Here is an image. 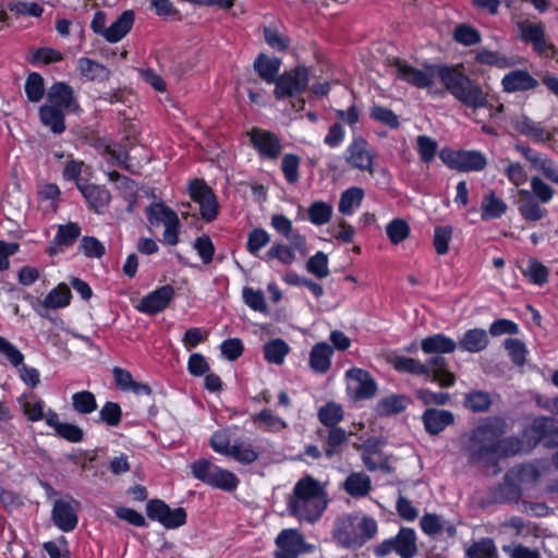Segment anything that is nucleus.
Listing matches in <instances>:
<instances>
[{"mask_svg": "<svg viewBox=\"0 0 558 558\" xmlns=\"http://www.w3.org/2000/svg\"><path fill=\"white\" fill-rule=\"evenodd\" d=\"M393 368L397 372L408 373L411 375H421L427 374V365H423L418 360L398 355L395 356L391 361Z\"/></svg>", "mask_w": 558, "mask_h": 558, "instance_id": "obj_50", "label": "nucleus"}, {"mask_svg": "<svg viewBox=\"0 0 558 558\" xmlns=\"http://www.w3.org/2000/svg\"><path fill=\"white\" fill-rule=\"evenodd\" d=\"M317 417L326 428L337 427L343 420L344 413L340 404L329 401L318 409Z\"/></svg>", "mask_w": 558, "mask_h": 558, "instance_id": "obj_44", "label": "nucleus"}, {"mask_svg": "<svg viewBox=\"0 0 558 558\" xmlns=\"http://www.w3.org/2000/svg\"><path fill=\"white\" fill-rule=\"evenodd\" d=\"M508 423L501 416L482 418L470 432L462 435V452L470 464L498 461L520 454L524 441L519 436L505 437Z\"/></svg>", "mask_w": 558, "mask_h": 558, "instance_id": "obj_2", "label": "nucleus"}, {"mask_svg": "<svg viewBox=\"0 0 558 558\" xmlns=\"http://www.w3.org/2000/svg\"><path fill=\"white\" fill-rule=\"evenodd\" d=\"M439 157L448 168L459 172L482 171L487 165L485 155L478 150L444 148Z\"/></svg>", "mask_w": 558, "mask_h": 558, "instance_id": "obj_8", "label": "nucleus"}, {"mask_svg": "<svg viewBox=\"0 0 558 558\" xmlns=\"http://www.w3.org/2000/svg\"><path fill=\"white\" fill-rule=\"evenodd\" d=\"M398 77L416 88H428L437 76L445 89L473 112L489 107L488 94L457 65H429L424 70L398 61Z\"/></svg>", "mask_w": 558, "mask_h": 558, "instance_id": "obj_1", "label": "nucleus"}, {"mask_svg": "<svg viewBox=\"0 0 558 558\" xmlns=\"http://www.w3.org/2000/svg\"><path fill=\"white\" fill-rule=\"evenodd\" d=\"M259 451L253 444L238 438L232 442V450L229 458H232L242 465H250L259 459Z\"/></svg>", "mask_w": 558, "mask_h": 558, "instance_id": "obj_36", "label": "nucleus"}, {"mask_svg": "<svg viewBox=\"0 0 558 558\" xmlns=\"http://www.w3.org/2000/svg\"><path fill=\"white\" fill-rule=\"evenodd\" d=\"M269 242L270 234L265 229L254 228L247 234L246 250L250 254L257 256Z\"/></svg>", "mask_w": 558, "mask_h": 558, "instance_id": "obj_55", "label": "nucleus"}, {"mask_svg": "<svg viewBox=\"0 0 558 558\" xmlns=\"http://www.w3.org/2000/svg\"><path fill=\"white\" fill-rule=\"evenodd\" d=\"M238 485L239 478L236 475L229 470L222 469L221 466L209 484V486L219 488L225 492H232L238 487Z\"/></svg>", "mask_w": 558, "mask_h": 558, "instance_id": "obj_61", "label": "nucleus"}, {"mask_svg": "<svg viewBox=\"0 0 558 558\" xmlns=\"http://www.w3.org/2000/svg\"><path fill=\"white\" fill-rule=\"evenodd\" d=\"M453 38L457 43L470 47L480 44L482 40L481 33L466 24H460L456 26L453 31Z\"/></svg>", "mask_w": 558, "mask_h": 558, "instance_id": "obj_58", "label": "nucleus"}, {"mask_svg": "<svg viewBox=\"0 0 558 558\" xmlns=\"http://www.w3.org/2000/svg\"><path fill=\"white\" fill-rule=\"evenodd\" d=\"M110 180L114 181L117 183V187L123 193L124 198L129 202L128 210L131 211L137 197V186L135 181L117 171L110 173Z\"/></svg>", "mask_w": 558, "mask_h": 558, "instance_id": "obj_47", "label": "nucleus"}, {"mask_svg": "<svg viewBox=\"0 0 558 558\" xmlns=\"http://www.w3.org/2000/svg\"><path fill=\"white\" fill-rule=\"evenodd\" d=\"M343 489L353 498H364L372 489L371 477L364 472H353L347 476Z\"/></svg>", "mask_w": 558, "mask_h": 558, "instance_id": "obj_33", "label": "nucleus"}, {"mask_svg": "<svg viewBox=\"0 0 558 558\" xmlns=\"http://www.w3.org/2000/svg\"><path fill=\"white\" fill-rule=\"evenodd\" d=\"M20 404L22 407L24 415L31 422H38L44 420L45 413V401L41 399H35V397L27 398L22 396L20 398Z\"/></svg>", "mask_w": 558, "mask_h": 558, "instance_id": "obj_51", "label": "nucleus"}, {"mask_svg": "<svg viewBox=\"0 0 558 558\" xmlns=\"http://www.w3.org/2000/svg\"><path fill=\"white\" fill-rule=\"evenodd\" d=\"M147 517L159 522L166 529H178L186 523V511L184 508L171 509L161 499H150L146 504Z\"/></svg>", "mask_w": 558, "mask_h": 558, "instance_id": "obj_9", "label": "nucleus"}, {"mask_svg": "<svg viewBox=\"0 0 558 558\" xmlns=\"http://www.w3.org/2000/svg\"><path fill=\"white\" fill-rule=\"evenodd\" d=\"M25 94L32 102H38L45 94L44 78L40 74L31 73L25 82Z\"/></svg>", "mask_w": 558, "mask_h": 558, "instance_id": "obj_63", "label": "nucleus"}, {"mask_svg": "<svg viewBox=\"0 0 558 558\" xmlns=\"http://www.w3.org/2000/svg\"><path fill=\"white\" fill-rule=\"evenodd\" d=\"M219 468V465L207 459H198L191 465L192 474L194 477L207 485L210 484Z\"/></svg>", "mask_w": 558, "mask_h": 558, "instance_id": "obj_54", "label": "nucleus"}, {"mask_svg": "<svg viewBox=\"0 0 558 558\" xmlns=\"http://www.w3.org/2000/svg\"><path fill=\"white\" fill-rule=\"evenodd\" d=\"M174 295L175 291L171 284L161 286L143 296L137 310L147 315H156L169 306Z\"/></svg>", "mask_w": 558, "mask_h": 558, "instance_id": "obj_13", "label": "nucleus"}, {"mask_svg": "<svg viewBox=\"0 0 558 558\" xmlns=\"http://www.w3.org/2000/svg\"><path fill=\"white\" fill-rule=\"evenodd\" d=\"M492 404V399L488 392L474 390L469 392L464 398L465 408L473 412H486Z\"/></svg>", "mask_w": 558, "mask_h": 558, "instance_id": "obj_56", "label": "nucleus"}, {"mask_svg": "<svg viewBox=\"0 0 558 558\" xmlns=\"http://www.w3.org/2000/svg\"><path fill=\"white\" fill-rule=\"evenodd\" d=\"M289 352L290 348L282 339H274L264 344L265 360L275 365H281Z\"/></svg>", "mask_w": 558, "mask_h": 558, "instance_id": "obj_45", "label": "nucleus"}, {"mask_svg": "<svg viewBox=\"0 0 558 558\" xmlns=\"http://www.w3.org/2000/svg\"><path fill=\"white\" fill-rule=\"evenodd\" d=\"M507 204L494 191H489L482 198L481 218L484 221L500 218L507 211Z\"/></svg>", "mask_w": 558, "mask_h": 558, "instance_id": "obj_35", "label": "nucleus"}, {"mask_svg": "<svg viewBox=\"0 0 558 558\" xmlns=\"http://www.w3.org/2000/svg\"><path fill=\"white\" fill-rule=\"evenodd\" d=\"M417 551L416 532L407 526H401L395 536L381 541L373 548L376 558H385L392 553L400 558H413Z\"/></svg>", "mask_w": 558, "mask_h": 558, "instance_id": "obj_5", "label": "nucleus"}, {"mask_svg": "<svg viewBox=\"0 0 558 558\" xmlns=\"http://www.w3.org/2000/svg\"><path fill=\"white\" fill-rule=\"evenodd\" d=\"M363 198L364 191L362 187H349L340 195L338 210L343 215L351 216L361 206Z\"/></svg>", "mask_w": 558, "mask_h": 558, "instance_id": "obj_41", "label": "nucleus"}, {"mask_svg": "<svg viewBox=\"0 0 558 558\" xmlns=\"http://www.w3.org/2000/svg\"><path fill=\"white\" fill-rule=\"evenodd\" d=\"M377 532L378 524L373 517L342 513L333 521L331 537L338 547L359 549L372 541Z\"/></svg>", "mask_w": 558, "mask_h": 558, "instance_id": "obj_4", "label": "nucleus"}, {"mask_svg": "<svg viewBox=\"0 0 558 558\" xmlns=\"http://www.w3.org/2000/svg\"><path fill=\"white\" fill-rule=\"evenodd\" d=\"M72 502L63 499L53 502L51 518L53 524L62 532H71L77 525L78 517Z\"/></svg>", "mask_w": 558, "mask_h": 558, "instance_id": "obj_24", "label": "nucleus"}, {"mask_svg": "<svg viewBox=\"0 0 558 558\" xmlns=\"http://www.w3.org/2000/svg\"><path fill=\"white\" fill-rule=\"evenodd\" d=\"M519 37L525 44H531L533 49L543 54L555 46L546 40L545 26L542 23H532L529 20L521 21L517 24Z\"/></svg>", "mask_w": 558, "mask_h": 558, "instance_id": "obj_14", "label": "nucleus"}, {"mask_svg": "<svg viewBox=\"0 0 558 558\" xmlns=\"http://www.w3.org/2000/svg\"><path fill=\"white\" fill-rule=\"evenodd\" d=\"M296 247L293 244H284L281 242L274 243L270 248L265 253L263 260L270 264L272 260H278L284 266L293 264L296 259Z\"/></svg>", "mask_w": 558, "mask_h": 558, "instance_id": "obj_37", "label": "nucleus"}, {"mask_svg": "<svg viewBox=\"0 0 558 558\" xmlns=\"http://www.w3.org/2000/svg\"><path fill=\"white\" fill-rule=\"evenodd\" d=\"M270 226L282 236H284L301 255L307 254L306 238L298 230L293 229L292 221L282 214H275L270 218Z\"/></svg>", "mask_w": 558, "mask_h": 558, "instance_id": "obj_21", "label": "nucleus"}, {"mask_svg": "<svg viewBox=\"0 0 558 558\" xmlns=\"http://www.w3.org/2000/svg\"><path fill=\"white\" fill-rule=\"evenodd\" d=\"M318 438L324 442V454L331 459L335 456H341L343 446L349 441L348 433L337 426L329 428H319L317 430Z\"/></svg>", "mask_w": 558, "mask_h": 558, "instance_id": "obj_22", "label": "nucleus"}, {"mask_svg": "<svg viewBox=\"0 0 558 558\" xmlns=\"http://www.w3.org/2000/svg\"><path fill=\"white\" fill-rule=\"evenodd\" d=\"M65 114L66 112L54 108L48 104L43 105L39 108V117L41 123L49 128L50 131L54 134H61L65 130Z\"/></svg>", "mask_w": 558, "mask_h": 558, "instance_id": "obj_34", "label": "nucleus"}, {"mask_svg": "<svg viewBox=\"0 0 558 558\" xmlns=\"http://www.w3.org/2000/svg\"><path fill=\"white\" fill-rule=\"evenodd\" d=\"M135 15L132 10L123 11L111 24L106 32V40L116 44L123 39L132 29Z\"/></svg>", "mask_w": 558, "mask_h": 558, "instance_id": "obj_31", "label": "nucleus"}, {"mask_svg": "<svg viewBox=\"0 0 558 558\" xmlns=\"http://www.w3.org/2000/svg\"><path fill=\"white\" fill-rule=\"evenodd\" d=\"M519 194L524 197L523 202L519 205L520 215L527 221H538L546 215V209L542 208L539 204L533 198L531 192L527 190H519Z\"/></svg>", "mask_w": 558, "mask_h": 558, "instance_id": "obj_42", "label": "nucleus"}, {"mask_svg": "<svg viewBox=\"0 0 558 558\" xmlns=\"http://www.w3.org/2000/svg\"><path fill=\"white\" fill-rule=\"evenodd\" d=\"M332 206L323 201H316L307 209V216L314 226H323L330 221L332 217Z\"/></svg>", "mask_w": 558, "mask_h": 558, "instance_id": "obj_49", "label": "nucleus"}, {"mask_svg": "<svg viewBox=\"0 0 558 558\" xmlns=\"http://www.w3.org/2000/svg\"><path fill=\"white\" fill-rule=\"evenodd\" d=\"M71 400L73 410L78 414L86 415L97 410L96 397L88 390L73 393Z\"/></svg>", "mask_w": 558, "mask_h": 558, "instance_id": "obj_48", "label": "nucleus"}, {"mask_svg": "<svg viewBox=\"0 0 558 558\" xmlns=\"http://www.w3.org/2000/svg\"><path fill=\"white\" fill-rule=\"evenodd\" d=\"M427 365L426 380L437 383L441 387H451L456 383V376L448 369L447 360L441 354H435L423 363Z\"/></svg>", "mask_w": 558, "mask_h": 558, "instance_id": "obj_23", "label": "nucleus"}, {"mask_svg": "<svg viewBox=\"0 0 558 558\" xmlns=\"http://www.w3.org/2000/svg\"><path fill=\"white\" fill-rule=\"evenodd\" d=\"M474 59L478 64L496 66L498 69H506L512 65L510 58L487 49L478 50Z\"/></svg>", "mask_w": 558, "mask_h": 558, "instance_id": "obj_52", "label": "nucleus"}, {"mask_svg": "<svg viewBox=\"0 0 558 558\" xmlns=\"http://www.w3.org/2000/svg\"><path fill=\"white\" fill-rule=\"evenodd\" d=\"M146 217L154 227L163 225L162 242L166 245L174 246L179 243L181 222L172 208L162 202L151 203L146 207Z\"/></svg>", "mask_w": 558, "mask_h": 558, "instance_id": "obj_6", "label": "nucleus"}, {"mask_svg": "<svg viewBox=\"0 0 558 558\" xmlns=\"http://www.w3.org/2000/svg\"><path fill=\"white\" fill-rule=\"evenodd\" d=\"M386 233L392 244H399L409 236L410 227L405 220L396 218L386 226Z\"/></svg>", "mask_w": 558, "mask_h": 558, "instance_id": "obj_62", "label": "nucleus"}, {"mask_svg": "<svg viewBox=\"0 0 558 558\" xmlns=\"http://www.w3.org/2000/svg\"><path fill=\"white\" fill-rule=\"evenodd\" d=\"M347 163L360 171L374 174L375 151L369 148L367 141L362 136H355L345 148Z\"/></svg>", "mask_w": 558, "mask_h": 558, "instance_id": "obj_10", "label": "nucleus"}, {"mask_svg": "<svg viewBox=\"0 0 558 558\" xmlns=\"http://www.w3.org/2000/svg\"><path fill=\"white\" fill-rule=\"evenodd\" d=\"M252 422L267 433H279L287 427V422L272 413L270 409H263L252 416Z\"/></svg>", "mask_w": 558, "mask_h": 558, "instance_id": "obj_38", "label": "nucleus"}, {"mask_svg": "<svg viewBox=\"0 0 558 558\" xmlns=\"http://www.w3.org/2000/svg\"><path fill=\"white\" fill-rule=\"evenodd\" d=\"M457 349V342L445 333H434L421 341V350L425 354H449Z\"/></svg>", "mask_w": 558, "mask_h": 558, "instance_id": "obj_30", "label": "nucleus"}, {"mask_svg": "<svg viewBox=\"0 0 558 558\" xmlns=\"http://www.w3.org/2000/svg\"><path fill=\"white\" fill-rule=\"evenodd\" d=\"M122 418L121 407L117 402H106L99 411L98 422L104 423L110 427H116L120 424Z\"/></svg>", "mask_w": 558, "mask_h": 558, "instance_id": "obj_59", "label": "nucleus"}, {"mask_svg": "<svg viewBox=\"0 0 558 558\" xmlns=\"http://www.w3.org/2000/svg\"><path fill=\"white\" fill-rule=\"evenodd\" d=\"M502 90L506 93H518L535 89L538 81L525 70H513L507 73L501 80Z\"/></svg>", "mask_w": 558, "mask_h": 558, "instance_id": "obj_27", "label": "nucleus"}, {"mask_svg": "<svg viewBox=\"0 0 558 558\" xmlns=\"http://www.w3.org/2000/svg\"><path fill=\"white\" fill-rule=\"evenodd\" d=\"M77 189L82 193L89 208L95 210L97 214L104 213L111 201L109 190L102 185L77 182Z\"/></svg>", "mask_w": 558, "mask_h": 558, "instance_id": "obj_25", "label": "nucleus"}, {"mask_svg": "<svg viewBox=\"0 0 558 558\" xmlns=\"http://www.w3.org/2000/svg\"><path fill=\"white\" fill-rule=\"evenodd\" d=\"M345 377L350 379L349 388L356 399L364 400L375 396L377 384L368 372L352 367L345 372Z\"/></svg>", "mask_w": 558, "mask_h": 558, "instance_id": "obj_16", "label": "nucleus"}, {"mask_svg": "<svg viewBox=\"0 0 558 558\" xmlns=\"http://www.w3.org/2000/svg\"><path fill=\"white\" fill-rule=\"evenodd\" d=\"M523 275L527 277L532 283L541 287L548 281L549 270L538 259L530 258L526 269L523 270Z\"/></svg>", "mask_w": 558, "mask_h": 558, "instance_id": "obj_53", "label": "nucleus"}, {"mask_svg": "<svg viewBox=\"0 0 558 558\" xmlns=\"http://www.w3.org/2000/svg\"><path fill=\"white\" fill-rule=\"evenodd\" d=\"M531 430L534 434V446L542 442L548 449L558 447V421L554 417H536L531 425Z\"/></svg>", "mask_w": 558, "mask_h": 558, "instance_id": "obj_18", "label": "nucleus"}, {"mask_svg": "<svg viewBox=\"0 0 558 558\" xmlns=\"http://www.w3.org/2000/svg\"><path fill=\"white\" fill-rule=\"evenodd\" d=\"M422 422L429 435H438L454 423V415L449 410L428 408L422 414Z\"/></svg>", "mask_w": 558, "mask_h": 558, "instance_id": "obj_26", "label": "nucleus"}, {"mask_svg": "<svg viewBox=\"0 0 558 558\" xmlns=\"http://www.w3.org/2000/svg\"><path fill=\"white\" fill-rule=\"evenodd\" d=\"M468 558H494L497 556V547L489 537H482L473 542L465 550Z\"/></svg>", "mask_w": 558, "mask_h": 558, "instance_id": "obj_46", "label": "nucleus"}, {"mask_svg": "<svg viewBox=\"0 0 558 558\" xmlns=\"http://www.w3.org/2000/svg\"><path fill=\"white\" fill-rule=\"evenodd\" d=\"M416 145L421 161L426 165L430 163L437 155V142L427 135H420L416 138Z\"/></svg>", "mask_w": 558, "mask_h": 558, "instance_id": "obj_60", "label": "nucleus"}, {"mask_svg": "<svg viewBox=\"0 0 558 558\" xmlns=\"http://www.w3.org/2000/svg\"><path fill=\"white\" fill-rule=\"evenodd\" d=\"M310 83V70L305 65H298L291 71L278 76L274 90L275 98L282 100L298 97L304 93Z\"/></svg>", "mask_w": 558, "mask_h": 558, "instance_id": "obj_7", "label": "nucleus"}, {"mask_svg": "<svg viewBox=\"0 0 558 558\" xmlns=\"http://www.w3.org/2000/svg\"><path fill=\"white\" fill-rule=\"evenodd\" d=\"M276 558H298L304 551V538L293 529L283 530L276 538Z\"/></svg>", "mask_w": 558, "mask_h": 558, "instance_id": "obj_17", "label": "nucleus"}, {"mask_svg": "<svg viewBox=\"0 0 558 558\" xmlns=\"http://www.w3.org/2000/svg\"><path fill=\"white\" fill-rule=\"evenodd\" d=\"M47 100L48 105L66 113L77 112L81 109L73 88L64 82H57L48 89Z\"/></svg>", "mask_w": 558, "mask_h": 558, "instance_id": "obj_15", "label": "nucleus"}, {"mask_svg": "<svg viewBox=\"0 0 558 558\" xmlns=\"http://www.w3.org/2000/svg\"><path fill=\"white\" fill-rule=\"evenodd\" d=\"M328 501V494L320 482L306 475L295 483L287 509L298 520L314 523L323 515Z\"/></svg>", "mask_w": 558, "mask_h": 558, "instance_id": "obj_3", "label": "nucleus"}, {"mask_svg": "<svg viewBox=\"0 0 558 558\" xmlns=\"http://www.w3.org/2000/svg\"><path fill=\"white\" fill-rule=\"evenodd\" d=\"M488 344L489 338L487 331L483 328H472L468 329L459 338L457 348H459L461 351L474 354L486 350Z\"/></svg>", "mask_w": 558, "mask_h": 558, "instance_id": "obj_28", "label": "nucleus"}, {"mask_svg": "<svg viewBox=\"0 0 558 558\" xmlns=\"http://www.w3.org/2000/svg\"><path fill=\"white\" fill-rule=\"evenodd\" d=\"M191 198L199 205V213L204 220L210 222L218 216V202L213 190L199 179L189 183Z\"/></svg>", "mask_w": 558, "mask_h": 558, "instance_id": "obj_11", "label": "nucleus"}, {"mask_svg": "<svg viewBox=\"0 0 558 558\" xmlns=\"http://www.w3.org/2000/svg\"><path fill=\"white\" fill-rule=\"evenodd\" d=\"M512 124L515 131L535 144H545L554 138V133L547 130L542 122L534 121L526 114L517 117Z\"/></svg>", "mask_w": 558, "mask_h": 558, "instance_id": "obj_19", "label": "nucleus"}, {"mask_svg": "<svg viewBox=\"0 0 558 558\" xmlns=\"http://www.w3.org/2000/svg\"><path fill=\"white\" fill-rule=\"evenodd\" d=\"M369 117L392 130L398 129L400 125L399 117L391 109L379 105H374L371 108Z\"/></svg>", "mask_w": 558, "mask_h": 558, "instance_id": "obj_57", "label": "nucleus"}, {"mask_svg": "<svg viewBox=\"0 0 558 558\" xmlns=\"http://www.w3.org/2000/svg\"><path fill=\"white\" fill-rule=\"evenodd\" d=\"M542 475V471L535 463L519 464L507 471V478H514L519 485L534 484Z\"/></svg>", "mask_w": 558, "mask_h": 558, "instance_id": "obj_39", "label": "nucleus"}, {"mask_svg": "<svg viewBox=\"0 0 558 558\" xmlns=\"http://www.w3.org/2000/svg\"><path fill=\"white\" fill-rule=\"evenodd\" d=\"M77 69L81 75L89 81H102L109 76V71L104 64L86 57L77 60Z\"/></svg>", "mask_w": 558, "mask_h": 558, "instance_id": "obj_43", "label": "nucleus"}, {"mask_svg": "<svg viewBox=\"0 0 558 558\" xmlns=\"http://www.w3.org/2000/svg\"><path fill=\"white\" fill-rule=\"evenodd\" d=\"M247 135L253 148L263 159L275 160L281 154L280 138L271 131L253 128Z\"/></svg>", "mask_w": 558, "mask_h": 558, "instance_id": "obj_12", "label": "nucleus"}, {"mask_svg": "<svg viewBox=\"0 0 558 558\" xmlns=\"http://www.w3.org/2000/svg\"><path fill=\"white\" fill-rule=\"evenodd\" d=\"M253 66L263 81L267 84H276L281 60L276 57L270 58L265 53H259L254 60Z\"/></svg>", "mask_w": 558, "mask_h": 558, "instance_id": "obj_32", "label": "nucleus"}, {"mask_svg": "<svg viewBox=\"0 0 558 558\" xmlns=\"http://www.w3.org/2000/svg\"><path fill=\"white\" fill-rule=\"evenodd\" d=\"M306 270L319 279L329 275L328 256L324 252H317L306 262Z\"/></svg>", "mask_w": 558, "mask_h": 558, "instance_id": "obj_64", "label": "nucleus"}, {"mask_svg": "<svg viewBox=\"0 0 558 558\" xmlns=\"http://www.w3.org/2000/svg\"><path fill=\"white\" fill-rule=\"evenodd\" d=\"M332 345L327 342H318L313 345L308 365L314 373L325 374L329 371L331 366V357L333 355Z\"/></svg>", "mask_w": 558, "mask_h": 558, "instance_id": "obj_29", "label": "nucleus"}, {"mask_svg": "<svg viewBox=\"0 0 558 558\" xmlns=\"http://www.w3.org/2000/svg\"><path fill=\"white\" fill-rule=\"evenodd\" d=\"M72 299L70 288L65 283H59L41 301L40 305L48 310L66 307Z\"/></svg>", "mask_w": 558, "mask_h": 558, "instance_id": "obj_40", "label": "nucleus"}, {"mask_svg": "<svg viewBox=\"0 0 558 558\" xmlns=\"http://www.w3.org/2000/svg\"><path fill=\"white\" fill-rule=\"evenodd\" d=\"M420 527L425 535L432 538H437L442 534L449 538L457 535L456 525L437 513L425 512L420 519Z\"/></svg>", "mask_w": 558, "mask_h": 558, "instance_id": "obj_20", "label": "nucleus"}]
</instances>
